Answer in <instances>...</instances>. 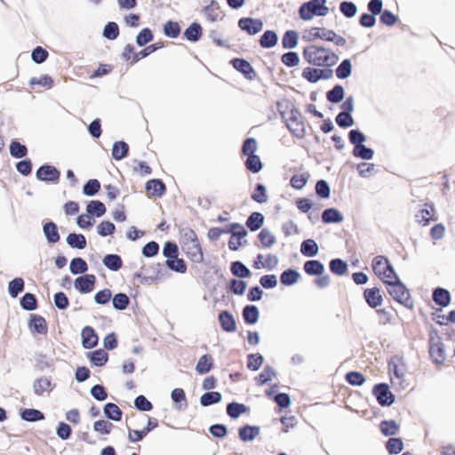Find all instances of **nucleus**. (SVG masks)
Wrapping results in <instances>:
<instances>
[{
  "label": "nucleus",
  "instance_id": "nucleus-1",
  "mask_svg": "<svg viewBox=\"0 0 455 455\" xmlns=\"http://www.w3.org/2000/svg\"><path fill=\"white\" fill-rule=\"evenodd\" d=\"M181 249L186 256L193 262L200 263L204 260V253L197 235L190 228H185L180 233Z\"/></svg>",
  "mask_w": 455,
  "mask_h": 455
},
{
  "label": "nucleus",
  "instance_id": "nucleus-2",
  "mask_svg": "<svg viewBox=\"0 0 455 455\" xmlns=\"http://www.w3.org/2000/svg\"><path fill=\"white\" fill-rule=\"evenodd\" d=\"M387 292L389 295L400 304L405 306L408 308L413 307V301L411 298L409 290L401 281L394 282L387 286Z\"/></svg>",
  "mask_w": 455,
  "mask_h": 455
},
{
  "label": "nucleus",
  "instance_id": "nucleus-3",
  "mask_svg": "<svg viewBox=\"0 0 455 455\" xmlns=\"http://www.w3.org/2000/svg\"><path fill=\"white\" fill-rule=\"evenodd\" d=\"M338 60L334 52L315 43V66L331 67L337 63Z\"/></svg>",
  "mask_w": 455,
  "mask_h": 455
},
{
  "label": "nucleus",
  "instance_id": "nucleus-4",
  "mask_svg": "<svg viewBox=\"0 0 455 455\" xmlns=\"http://www.w3.org/2000/svg\"><path fill=\"white\" fill-rule=\"evenodd\" d=\"M372 393L381 406H390L395 402V395L390 392L389 387L386 383L375 385Z\"/></svg>",
  "mask_w": 455,
  "mask_h": 455
},
{
  "label": "nucleus",
  "instance_id": "nucleus-5",
  "mask_svg": "<svg viewBox=\"0 0 455 455\" xmlns=\"http://www.w3.org/2000/svg\"><path fill=\"white\" fill-rule=\"evenodd\" d=\"M239 28L248 35H256L263 28V22L259 19L241 18L238 21Z\"/></svg>",
  "mask_w": 455,
  "mask_h": 455
},
{
  "label": "nucleus",
  "instance_id": "nucleus-6",
  "mask_svg": "<svg viewBox=\"0 0 455 455\" xmlns=\"http://www.w3.org/2000/svg\"><path fill=\"white\" fill-rule=\"evenodd\" d=\"M429 354L436 364H443L445 361L444 345L439 338L435 341L431 339Z\"/></svg>",
  "mask_w": 455,
  "mask_h": 455
},
{
  "label": "nucleus",
  "instance_id": "nucleus-7",
  "mask_svg": "<svg viewBox=\"0 0 455 455\" xmlns=\"http://www.w3.org/2000/svg\"><path fill=\"white\" fill-rule=\"evenodd\" d=\"M60 176V172L52 165H43L36 171L37 179L43 181L58 182Z\"/></svg>",
  "mask_w": 455,
  "mask_h": 455
},
{
  "label": "nucleus",
  "instance_id": "nucleus-8",
  "mask_svg": "<svg viewBox=\"0 0 455 455\" xmlns=\"http://www.w3.org/2000/svg\"><path fill=\"white\" fill-rule=\"evenodd\" d=\"M234 68L242 73L245 78L252 80L256 77V72L249 61L244 59L235 58L231 61Z\"/></svg>",
  "mask_w": 455,
  "mask_h": 455
},
{
  "label": "nucleus",
  "instance_id": "nucleus-9",
  "mask_svg": "<svg viewBox=\"0 0 455 455\" xmlns=\"http://www.w3.org/2000/svg\"><path fill=\"white\" fill-rule=\"evenodd\" d=\"M95 282L94 275H84L75 280V287L82 293H88L94 289Z\"/></svg>",
  "mask_w": 455,
  "mask_h": 455
},
{
  "label": "nucleus",
  "instance_id": "nucleus-10",
  "mask_svg": "<svg viewBox=\"0 0 455 455\" xmlns=\"http://www.w3.org/2000/svg\"><path fill=\"white\" fill-rule=\"evenodd\" d=\"M286 124L291 132L293 133L296 137L300 138L305 135L306 127L299 117L292 115L286 120Z\"/></svg>",
  "mask_w": 455,
  "mask_h": 455
},
{
  "label": "nucleus",
  "instance_id": "nucleus-11",
  "mask_svg": "<svg viewBox=\"0 0 455 455\" xmlns=\"http://www.w3.org/2000/svg\"><path fill=\"white\" fill-rule=\"evenodd\" d=\"M363 297L367 304L372 308H376L378 306H380L383 301L380 291L377 287L364 290Z\"/></svg>",
  "mask_w": 455,
  "mask_h": 455
},
{
  "label": "nucleus",
  "instance_id": "nucleus-12",
  "mask_svg": "<svg viewBox=\"0 0 455 455\" xmlns=\"http://www.w3.org/2000/svg\"><path fill=\"white\" fill-rule=\"evenodd\" d=\"M235 228H239V231L234 232V235L228 241V247L232 251L238 250V248L242 245L241 239L247 235V231L242 225L238 223H233L232 229H235Z\"/></svg>",
  "mask_w": 455,
  "mask_h": 455
},
{
  "label": "nucleus",
  "instance_id": "nucleus-13",
  "mask_svg": "<svg viewBox=\"0 0 455 455\" xmlns=\"http://www.w3.org/2000/svg\"><path fill=\"white\" fill-rule=\"evenodd\" d=\"M165 190V185L160 180H150L146 183V191L150 196L160 197Z\"/></svg>",
  "mask_w": 455,
  "mask_h": 455
},
{
  "label": "nucleus",
  "instance_id": "nucleus-14",
  "mask_svg": "<svg viewBox=\"0 0 455 455\" xmlns=\"http://www.w3.org/2000/svg\"><path fill=\"white\" fill-rule=\"evenodd\" d=\"M219 320L223 331L227 332H234L236 330V323L231 313L225 310L220 312Z\"/></svg>",
  "mask_w": 455,
  "mask_h": 455
},
{
  "label": "nucleus",
  "instance_id": "nucleus-15",
  "mask_svg": "<svg viewBox=\"0 0 455 455\" xmlns=\"http://www.w3.org/2000/svg\"><path fill=\"white\" fill-rule=\"evenodd\" d=\"M433 300L440 307H447L451 302V294L444 288H435L433 291Z\"/></svg>",
  "mask_w": 455,
  "mask_h": 455
},
{
  "label": "nucleus",
  "instance_id": "nucleus-16",
  "mask_svg": "<svg viewBox=\"0 0 455 455\" xmlns=\"http://www.w3.org/2000/svg\"><path fill=\"white\" fill-rule=\"evenodd\" d=\"M83 346L85 348H92L98 343V336L90 326H85L82 331Z\"/></svg>",
  "mask_w": 455,
  "mask_h": 455
},
{
  "label": "nucleus",
  "instance_id": "nucleus-17",
  "mask_svg": "<svg viewBox=\"0 0 455 455\" xmlns=\"http://www.w3.org/2000/svg\"><path fill=\"white\" fill-rule=\"evenodd\" d=\"M29 327L31 331L39 334H46L48 331L45 319L43 316L37 315H32L29 321Z\"/></svg>",
  "mask_w": 455,
  "mask_h": 455
},
{
  "label": "nucleus",
  "instance_id": "nucleus-18",
  "mask_svg": "<svg viewBox=\"0 0 455 455\" xmlns=\"http://www.w3.org/2000/svg\"><path fill=\"white\" fill-rule=\"evenodd\" d=\"M343 219L342 213L336 208H328L322 213V221L323 223H339Z\"/></svg>",
  "mask_w": 455,
  "mask_h": 455
},
{
  "label": "nucleus",
  "instance_id": "nucleus-19",
  "mask_svg": "<svg viewBox=\"0 0 455 455\" xmlns=\"http://www.w3.org/2000/svg\"><path fill=\"white\" fill-rule=\"evenodd\" d=\"M390 265L388 259L384 256H376L371 264L374 273L379 277L387 272Z\"/></svg>",
  "mask_w": 455,
  "mask_h": 455
},
{
  "label": "nucleus",
  "instance_id": "nucleus-20",
  "mask_svg": "<svg viewBox=\"0 0 455 455\" xmlns=\"http://www.w3.org/2000/svg\"><path fill=\"white\" fill-rule=\"evenodd\" d=\"M52 381L47 377H42L35 380L33 387L36 395H42L44 392H50Z\"/></svg>",
  "mask_w": 455,
  "mask_h": 455
},
{
  "label": "nucleus",
  "instance_id": "nucleus-21",
  "mask_svg": "<svg viewBox=\"0 0 455 455\" xmlns=\"http://www.w3.org/2000/svg\"><path fill=\"white\" fill-rule=\"evenodd\" d=\"M104 414L109 419L119 421L122 419L123 412L116 403H108L104 406Z\"/></svg>",
  "mask_w": 455,
  "mask_h": 455
},
{
  "label": "nucleus",
  "instance_id": "nucleus-22",
  "mask_svg": "<svg viewBox=\"0 0 455 455\" xmlns=\"http://www.w3.org/2000/svg\"><path fill=\"white\" fill-rule=\"evenodd\" d=\"M264 216L258 212H252L246 220V226L251 231H256L261 228Z\"/></svg>",
  "mask_w": 455,
  "mask_h": 455
},
{
  "label": "nucleus",
  "instance_id": "nucleus-23",
  "mask_svg": "<svg viewBox=\"0 0 455 455\" xmlns=\"http://www.w3.org/2000/svg\"><path fill=\"white\" fill-rule=\"evenodd\" d=\"M129 151V146L124 141H116L113 145L112 156L116 160L124 158Z\"/></svg>",
  "mask_w": 455,
  "mask_h": 455
},
{
  "label": "nucleus",
  "instance_id": "nucleus-24",
  "mask_svg": "<svg viewBox=\"0 0 455 455\" xmlns=\"http://www.w3.org/2000/svg\"><path fill=\"white\" fill-rule=\"evenodd\" d=\"M243 316L245 323L254 324L259 319V310L256 306L248 305L243 310Z\"/></svg>",
  "mask_w": 455,
  "mask_h": 455
},
{
  "label": "nucleus",
  "instance_id": "nucleus-25",
  "mask_svg": "<svg viewBox=\"0 0 455 455\" xmlns=\"http://www.w3.org/2000/svg\"><path fill=\"white\" fill-rule=\"evenodd\" d=\"M259 434V427L245 426L239 429V437L243 442L253 440Z\"/></svg>",
  "mask_w": 455,
  "mask_h": 455
},
{
  "label": "nucleus",
  "instance_id": "nucleus-26",
  "mask_svg": "<svg viewBox=\"0 0 455 455\" xmlns=\"http://www.w3.org/2000/svg\"><path fill=\"white\" fill-rule=\"evenodd\" d=\"M44 233L49 243H57L60 240V235L55 223L48 222L44 226Z\"/></svg>",
  "mask_w": 455,
  "mask_h": 455
},
{
  "label": "nucleus",
  "instance_id": "nucleus-27",
  "mask_svg": "<svg viewBox=\"0 0 455 455\" xmlns=\"http://www.w3.org/2000/svg\"><path fill=\"white\" fill-rule=\"evenodd\" d=\"M104 265L112 271H117L122 267L123 261L116 254H108L103 259Z\"/></svg>",
  "mask_w": 455,
  "mask_h": 455
},
{
  "label": "nucleus",
  "instance_id": "nucleus-28",
  "mask_svg": "<svg viewBox=\"0 0 455 455\" xmlns=\"http://www.w3.org/2000/svg\"><path fill=\"white\" fill-rule=\"evenodd\" d=\"M212 367V358L210 355H202L196 366V370L199 374H205L211 371Z\"/></svg>",
  "mask_w": 455,
  "mask_h": 455
},
{
  "label": "nucleus",
  "instance_id": "nucleus-29",
  "mask_svg": "<svg viewBox=\"0 0 455 455\" xmlns=\"http://www.w3.org/2000/svg\"><path fill=\"white\" fill-rule=\"evenodd\" d=\"M185 37L191 42H196L202 36V28L198 23H192L184 32Z\"/></svg>",
  "mask_w": 455,
  "mask_h": 455
},
{
  "label": "nucleus",
  "instance_id": "nucleus-30",
  "mask_svg": "<svg viewBox=\"0 0 455 455\" xmlns=\"http://www.w3.org/2000/svg\"><path fill=\"white\" fill-rule=\"evenodd\" d=\"M277 43V35L273 30H267L261 36L259 44L263 48H271Z\"/></svg>",
  "mask_w": 455,
  "mask_h": 455
},
{
  "label": "nucleus",
  "instance_id": "nucleus-31",
  "mask_svg": "<svg viewBox=\"0 0 455 455\" xmlns=\"http://www.w3.org/2000/svg\"><path fill=\"white\" fill-rule=\"evenodd\" d=\"M90 361L96 366L104 365L108 359V355L102 349L95 350L89 354Z\"/></svg>",
  "mask_w": 455,
  "mask_h": 455
},
{
  "label": "nucleus",
  "instance_id": "nucleus-32",
  "mask_svg": "<svg viewBox=\"0 0 455 455\" xmlns=\"http://www.w3.org/2000/svg\"><path fill=\"white\" fill-rule=\"evenodd\" d=\"M379 427L381 433L386 436L395 435L399 430V425L395 420H384Z\"/></svg>",
  "mask_w": 455,
  "mask_h": 455
},
{
  "label": "nucleus",
  "instance_id": "nucleus-33",
  "mask_svg": "<svg viewBox=\"0 0 455 455\" xmlns=\"http://www.w3.org/2000/svg\"><path fill=\"white\" fill-rule=\"evenodd\" d=\"M67 243L73 248L84 249L86 246V239L82 234H69L67 237Z\"/></svg>",
  "mask_w": 455,
  "mask_h": 455
},
{
  "label": "nucleus",
  "instance_id": "nucleus-34",
  "mask_svg": "<svg viewBox=\"0 0 455 455\" xmlns=\"http://www.w3.org/2000/svg\"><path fill=\"white\" fill-rule=\"evenodd\" d=\"M331 271L337 275H343L347 271V264L340 259H334L329 264Z\"/></svg>",
  "mask_w": 455,
  "mask_h": 455
},
{
  "label": "nucleus",
  "instance_id": "nucleus-35",
  "mask_svg": "<svg viewBox=\"0 0 455 455\" xmlns=\"http://www.w3.org/2000/svg\"><path fill=\"white\" fill-rule=\"evenodd\" d=\"M353 155L355 157L363 159V160H370L373 157L374 151L373 149L367 148L363 144L362 145H356V147L353 149Z\"/></svg>",
  "mask_w": 455,
  "mask_h": 455
},
{
  "label": "nucleus",
  "instance_id": "nucleus-36",
  "mask_svg": "<svg viewBox=\"0 0 455 455\" xmlns=\"http://www.w3.org/2000/svg\"><path fill=\"white\" fill-rule=\"evenodd\" d=\"M86 210L89 214H93L97 217H100L106 212L105 204L98 200L91 201L87 204Z\"/></svg>",
  "mask_w": 455,
  "mask_h": 455
},
{
  "label": "nucleus",
  "instance_id": "nucleus-37",
  "mask_svg": "<svg viewBox=\"0 0 455 455\" xmlns=\"http://www.w3.org/2000/svg\"><path fill=\"white\" fill-rule=\"evenodd\" d=\"M70 271L74 275L84 274L87 271L88 266L82 258H75L71 260L69 266Z\"/></svg>",
  "mask_w": 455,
  "mask_h": 455
},
{
  "label": "nucleus",
  "instance_id": "nucleus-38",
  "mask_svg": "<svg viewBox=\"0 0 455 455\" xmlns=\"http://www.w3.org/2000/svg\"><path fill=\"white\" fill-rule=\"evenodd\" d=\"M327 100L331 103H339L344 98V89L341 85L337 84L326 94Z\"/></svg>",
  "mask_w": 455,
  "mask_h": 455
},
{
  "label": "nucleus",
  "instance_id": "nucleus-39",
  "mask_svg": "<svg viewBox=\"0 0 455 455\" xmlns=\"http://www.w3.org/2000/svg\"><path fill=\"white\" fill-rule=\"evenodd\" d=\"M244 165L247 170L253 173L259 172L263 166L259 156L257 155L247 156Z\"/></svg>",
  "mask_w": 455,
  "mask_h": 455
},
{
  "label": "nucleus",
  "instance_id": "nucleus-40",
  "mask_svg": "<svg viewBox=\"0 0 455 455\" xmlns=\"http://www.w3.org/2000/svg\"><path fill=\"white\" fill-rule=\"evenodd\" d=\"M352 72V65L351 61L347 59L341 61L339 67L336 69V76L339 79L347 78Z\"/></svg>",
  "mask_w": 455,
  "mask_h": 455
},
{
  "label": "nucleus",
  "instance_id": "nucleus-41",
  "mask_svg": "<svg viewBox=\"0 0 455 455\" xmlns=\"http://www.w3.org/2000/svg\"><path fill=\"white\" fill-rule=\"evenodd\" d=\"M298 43V34L294 30H288L284 33L282 44L283 48H294Z\"/></svg>",
  "mask_w": 455,
  "mask_h": 455
},
{
  "label": "nucleus",
  "instance_id": "nucleus-42",
  "mask_svg": "<svg viewBox=\"0 0 455 455\" xmlns=\"http://www.w3.org/2000/svg\"><path fill=\"white\" fill-rule=\"evenodd\" d=\"M20 415L22 419L31 422L39 421L44 419V413L36 409H25Z\"/></svg>",
  "mask_w": 455,
  "mask_h": 455
},
{
  "label": "nucleus",
  "instance_id": "nucleus-43",
  "mask_svg": "<svg viewBox=\"0 0 455 455\" xmlns=\"http://www.w3.org/2000/svg\"><path fill=\"white\" fill-rule=\"evenodd\" d=\"M299 278V274L293 270L288 269L281 274L280 281L283 285H291L295 283Z\"/></svg>",
  "mask_w": 455,
  "mask_h": 455
},
{
  "label": "nucleus",
  "instance_id": "nucleus-44",
  "mask_svg": "<svg viewBox=\"0 0 455 455\" xmlns=\"http://www.w3.org/2000/svg\"><path fill=\"white\" fill-rule=\"evenodd\" d=\"M164 33L171 38H177L180 34V27L178 22L169 20L164 26Z\"/></svg>",
  "mask_w": 455,
  "mask_h": 455
},
{
  "label": "nucleus",
  "instance_id": "nucleus-45",
  "mask_svg": "<svg viewBox=\"0 0 455 455\" xmlns=\"http://www.w3.org/2000/svg\"><path fill=\"white\" fill-rule=\"evenodd\" d=\"M24 290V281L21 277H16L9 283L8 291L12 298H16Z\"/></svg>",
  "mask_w": 455,
  "mask_h": 455
},
{
  "label": "nucleus",
  "instance_id": "nucleus-46",
  "mask_svg": "<svg viewBox=\"0 0 455 455\" xmlns=\"http://www.w3.org/2000/svg\"><path fill=\"white\" fill-rule=\"evenodd\" d=\"M386 448L390 454H398L403 449V443L401 438L391 437L387 442Z\"/></svg>",
  "mask_w": 455,
  "mask_h": 455
},
{
  "label": "nucleus",
  "instance_id": "nucleus-47",
  "mask_svg": "<svg viewBox=\"0 0 455 455\" xmlns=\"http://www.w3.org/2000/svg\"><path fill=\"white\" fill-rule=\"evenodd\" d=\"M231 272L234 275L246 278L251 276L250 270L240 261H235L231 264Z\"/></svg>",
  "mask_w": 455,
  "mask_h": 455
},
{
  "label": "nucleus",
  "instance_id": "nucleus-48",
  "mask_svg": "<svg viewBox=\"0 0 455 455\" xmlns=\"http://www.w3.org/2000/svg\"><path fill=\"white\" fill-rule=\"evenodd\" d=\"M166 266L176 272L185 273L187 271V265L182 259H180L178 256L176 258H172L171 259L166 260Z\"/></svg>",
  "mask_w": 455,
  "mask_h": 455
},
{
  "label": "nucleus",
  "instance_id": "nucleus-49",
  "mask_svg": "<svg viewBox=\"0 0 455 455\" xmlns=\"http://www.w3.org/2000/svg\"><path fill=\"white\" fill-rule=\"evenodd\" d=\"M29 84L32 87L36 85H40L44 87L45 89H51L53 86V80L48 75H44L41 77H32L29 81Z\"/></svg>",
  "mask_w": 455,
  "mask_h": 455
},
{
  "label": "nucleus",
  "instance_id": "nucleus-50",
  "mask_svg": "<svg viewBox=\"0 0 455 455\" xmlns=\"http://www.w3.org/2000/svg\"><path fill=\"white\" fill-rule=\"evenodd\" d=\"M258 149V143L254 138H248L243 141L242 154L249 156H254Z\"/></svg>",
  "mask_w": 455,
  "mask_h": 455
},
{
  "label": "nucleus",
  "instance_id": "nucleus-51",
  "mask_svg": "<svg viewBox=\"0 0 455 455\" xmlns=\"http://www.w3.org/2000/svg\"><path fill=\"white\" fill-rule=\"evenodd\" d=\"M340 12L347 18H352L356 14L357 7L350 1H343L339 4Z\"/></svg>",
  "mask_w": 455,
  "mask_h": 455
},
{
  "label": "nucleus",
  "instance_id": "nucleus-52",
  "mask_svg": "<svg viewBox=\"0 0 455 455\" xmlns=\"http://www.w3.org/2000/svg\"><path fill=\"white\" fill-rule=\"evenodd\" d=\"M112 302L116 309L124 310L128 307L130 299L125 293H117L114 296Z\"/></svg>",
  "mask_w": 455,
  "mask_h": 455
},
{
  "label": "nucleus",
  "instance_id": "nucleus-53",
  "mask_svg": "<svg viewBox=\"0 0 455 455\" xmlns=\"http://www.w3.org/2000/svg\"><path fill=\"white\" fill-rule=\"evenodd\" d=\"M220 400L221 395L220 392H208L201 396L200 402L203 406H209L220 402Z\"/></svg>",
  "mask_w": 455,
  "mask_h": 455
},
{
  "label": "nucleus",
  "instance_id": "nucleus-54",
  "mask_svg": "<svg viewBox=\"0 0 455 455\" xmlns=\"http://www.w3.org/2000/svg\"><path fill=\"white\" fill-rule=\"evenodd\" d=\"M10 153L15 158H22L27 156L28 149L20 142L12 141L10 145Z\"/></svg>",
  "mask_w": 455,
  "mask_h": 455
},
{
  "label": "nucleus",
  "instance_id": "nucleus-55",
  "mask_svg": "<svg viewBox=\"0 0 455 455\" xmlns=\"http://www.w3.org/2000/svg\"><path fill=\"white\" fill-rule=\"evenodd\" d=\"M100 189V183L98 180H89L84 186L83 192L84 195L92 196L99 192Z\"/></svg>",
  "mask_w": 455,
  "mask_h": 455
},
{
  "label": "nucleus",
  "instance_id": "nucleus-56",
  "mask_svg": "<svg viewBox=\"0 0 455 455\" xmlns=\"http://www.w3.org/2000/svg\"><path fill=\"white\" fill-rule=\"evenodd\" d=\"M336 123L341 128H347L354 124V118L347 112H340L336 116Z\"/></svg>",
  "mask_w": 455,
  "mask_h": 455
},
{
  "label": "nucleus",
  "instance_id": "nucleus-57",
  "mask_svg": "<svg viewBox=\"0 0 455 455\" xmlns=\"http://www.w3.org/2000/svg\"><path fill=\"white\" fill-rule=\"evenodd\" d=\"M251 199L259 204H264L267 201L266 188L262 184H258L254 192L251 194Z\"/></svg>",
  "mask_w": 455,
  "mask_h": 455
},
{
  "label": "nucleus",
  "instance_id": "nucleus-58",
  "mask_svg": "<svg viewBox=\"0 0 455 455\" xmlns=\"http://www.w3.org/2000/svg\"><path fill=\"white\" fill-rule=\"evenodd\" d=\"M259 239L263 247L268 248L271 247L275 242V238L273 234L267 230V228H263L259 234Z\"/></svg>",
  "mask_w": 455,
  "mask_h": 455
},
{
  "label": "nucleus",
  "instance_id": "nucleus-59",
  "mask_svg": "<svg viewBox=\"0 0 455 455\" xmlns=\"http://www.w3.org/2000/svg\"><path fill=\"white\" fill-rule=\"evenodd\" d=\"M21 307L28 311L34 310L36 308L37 303L36 299L32 293H26L20 299Z\"/></svg>",
  "mask_w": 455,
  "mask_h": 455
},
{
  "label": "nucleus",
  "instance_id": "nucleus-60",
  "mask_svg": "<svg viewBox=\"0 0 455 455\" xmlns=\"http://www.w3.org/2000/svg\"><path fill=\"white\" fill-rule=\"evenodd\" d=\"M246 411V407L244 404L231 403L227 407V412L229 417L235 419L239 417L242 413Z\"/></svg>",
  "mask_w": 455,
  "mask_h": 455
},
{
  "label": "nucleus",
  "instance_id": "nucleus-61",
  "mask_svg": "<svg viewBox=\"0 0 455 455\" xmlns=\"http://www.w3.org/2000/svg\"><path fill=\"white\" fill-rule=\"evenodd\" d=\"M103 36L109 39L114 40L119 36V28L116 22H108L103 30Z\"/></svg>",
  "mask_w": 455,
  "mask_h": 455
},
{
  "label": "nucleus",
  "instance_id": "nucleus-62",
  "mask_svg": "<svg viewBox=\"0 0 455 455\" xmlns=\"http://www.w3.org/2000/svg\"><path fill=\"white\" fill-rule=\"evenodd\" d=\"M275 376V371L269 366L264 368V370L256 377V382L258 385L262 386L272 379Z\"/></svg>",
  "mask_w": 455,
  "mask_h": 455
},
{
  "label": "nucleus",
  "instance_id": "nucleus-63",
  "mask_svg": "<svg viewBox=\"0 0 455 455\" xmlns=\"http://www.w3.org/2000/svg\"><path fill=\"white\" fill-rule=\"evenodd\" d=\"M114 426L112 423L107 421V420H97L93 424V429L94 431L101 434V435H108L111 432Z\"/></svg>",
  "mask_w": 455,
  "mask_h": 455
},
{
  "label": "nucleus",
  "instance_id": "nucleus-64",
  "mask_svg": "<svg viewBox=\"0 0 455 455\" xmlns=\"http://www.w3.org/2000/svg\"><path fill=\"white\" fill-rule=\"evenodd\" d=\"M263 363V357L260 354H251L248 355L247 367L251 371H257Z\"/></svg>",
  "mask_w": 455,
  "mask_h": 455
}]
</instances>
